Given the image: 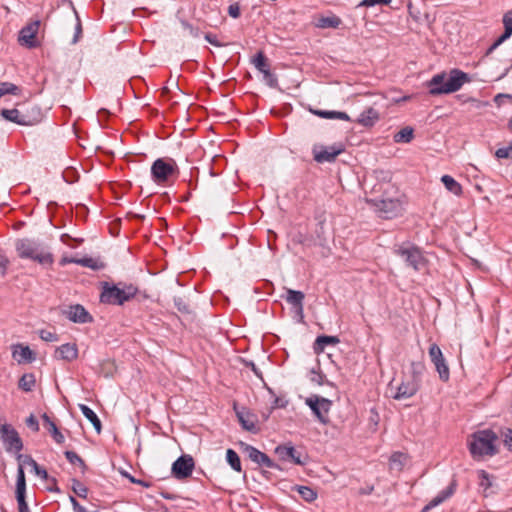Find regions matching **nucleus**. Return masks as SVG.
I'll return each instance as SVG.
<instances>
[{
	"label": "nucleus",
	"mask_w": 512,
	"mask_h": 512,
	"mask_svg": "<svg viewBox=\"0 0 512 512\" xmlns=\"http://www.w3.org/2000/svg\"><path fill=\"white\" fill-rule=\"evenodd\" d=\"M497 434L491 429L475 431L468 441V449L474 460H481L486 456L492 457L499 453L496 445Z\"/></svg>",
	"instance_id": "obj_1"
},
{
	"label": "nucleus",
	"mask_w": 512,
	"mask_h": 512,
	"mask_svg": "<svg viewBox=\"0 0 512 512\" xmlns=\"http://www.w3.org/2000/svg\"><path fill=\"white\" fill-rule=\"evenodd\" d=\"M101 285L100 302L108 305H123L133 299L139 289L132 283L118 282L116 284L103 281Z\"/></svg>",
	"instance_id": "obj_2"
},
{
	"label": "nucleus",
	"mask_w": 512,
	"mask_h": 512,
	"mask_svg": "<svg viewBox=\"0 0 512 512\" xmlns=\"http://www.w3.org/2000/svg\"><path fill=\"white\" fill-rule=\"evenodd\" d=\"M16 251L20 258L31 259L42 265H51L54 261L52 253L45 250L41 242L33 239L18 240Z\"/></svg>",
	"instance_id": "obj_3"
},
{
	"label": "nucleus",
	"mask_w": 512,
	"mask_h": 512,
	"mask_svg": "<svg viewBox=\"0 0 512 512\" xmlns=\"http://www.w3.org/2000/svg\"><path fill=\"white\" fill-rule=\"evenodd\" d=\"M365 201L381 219H395L402 216L404 212L405 198L388 199L387 201L366 198Z\"/></svg>",
	"instance_id": "obj_4"
},
{
	"label": "nucleus",
	"mask_w": 512,
	"mask_h": 512,
	"mask_svg": "<svg viewBox=\"0 0 512 512\" xmlns=\"http://www.w3.org/2000/svg\"><path fill=\"white\" fill-rule=\"evenodd\" d=\"M179 175L176 162H152L151 178L160 186L172 185Z\"/></svg>",
	"instance_id": "obj_5"
},
{
	"label": "nucleus",
	"mask_w": 512,
	"mask_h": 512,
	"mask_svg": "<svg viewBox=\"0 0 512 512\" xmlns=\"http://www.w3.org/2000/svg\"><path fill=\"white\" fill-rule=\"evenodd\" d=\"M395 253L403 259L408 267L419 271L426 264L421 249L411 243H403L395 249Z\"/></svg>",
	"instance_id": "obj_6"
},
{
	"label": "nucleus",
	"mask_w": 512,
	"mask_h": 512,
	"mask_svg": "<svg viewBox=\"0 0 512 512\" xmlns=\"http://www.w3.org/2000/svg\"><path fill=\"white\" fill-rule=\"evenodd\" d=\"M305 404L311 409L320 423L326 425L330 422L328 413L332 407L331 400L318 395H311L306 398Z\"/></svg>",
	"instance_id": "obj_7"
},
{
	"label": "nucleus",
	"mask_w": 512,
	"mask_h": 512,
	"mask_svg": "<svg viewBox=\"0 0 512 512\" xmlns=\"http://www.w3.org/2000/svg\"><path fill=\"white\" fill-rule=\"evenodd\" d=\"M0 439L7 452L19 453L23 449V441L19 433L10 424H0Z\"/></svg>",
	"instance_id": "obj_8"
},
{
	"label": "nucleus",
	"mask_w": 512,
	"mask_h": 512,
	"mask_svg": "<svg viewBox=\"0 0 512 512\" xmlns=\"http://www.w3.org/2000/svg\"><path fill=\"white\" fill-rule=\"evenodd\" d=\"M470 82L467 73L453 69L450 71L449 77L443 85V88H437L432 91V95L449 94L458 91L464 83Z\"/></svg>",
	"instance_id": "obj_9"
},
{
	"label": "nucleus",
	"mask_w": 512,
	"mask_h": 512,
	"mask_svg": "<svg viewBox=\"0 0 512 512\" xmlns=\"http://www.w3.org/2000/svg\"><path fill=\"white\" fill-rule=\"evenodd\" d=\"M240 447L242 448V451L247 454L248 458L258 465L281 470L279 464L275 463L266 453L261 452L256 447L244 442H240Z\"/></svg>",
	"instance_id": "obj_10"
},
{
	"label": "nucleus",
	"mask_w": 512,
	"mask_h": 512,
	"mask_svg": "<svg viewBox=\"0 0 512 512\" xmlns=\"http://www.w3.org/2000/svg\"><path fill=\"white\" fill-rule=\"evenodd\" d=\"M195 462L192 456L184 454L178 457L172 464L171 474L177 480H183L191 476Z\"/></svg>",
	"instance_id": "obj_11"
},
{
	"label": "nucleus",
	"mask_w": 512,
	"mask_h": 512,
	"mask_svg": "<svg viewBox=\"0 0 512 512\" xmlns=\"http://www.w3.org/2000/svg\"><path fill=\"white\" fill-rule=\"evenodd\" d=\"M20 106V116L23 126H32L40 123L44 117L40 106L33 102H25Z\"/></svg>",
	"instance_id": "obj_12"
},
{
	"label": "nucleus",
	"mask_w": 512,
	"mask_h": 512,
	"mask_svg": "<svg viewBox=\"0 0 512 512\" xmlns=\"http://www.w3.org/2000/svg\"><path fill=\"white\" fill-rule=\"evenodd\" d=\"M429 356L439 374L440 380L447 382L450 378V370L440 347L433 343L429 347Z\"/></svg>",
	"instance_id": "obj_13"
},
{
	"label": "nucleus",
	"mask_w": 512,
	"mask_h": 512,
	"mask_svg": "<svg viewBox=\"0 0 512 512\" xmlns=\"http://www.w3.org/2000/svg\"><path fill=\"white\" fill-rule=\"evenodd\" d=\"M275 453L282 461H291L296 465H305L308 459L307 455H304L295 449L292 445H279L275 448Z\"/></svg>",
	"instance_id": "obj_14"
},
{
	"label": "nucleus",
	"mask_w": 512,
	"mask_h": 512,
	"mask_svg": "<svg viewBox=\"0 0 512 512\" xmlns=\"http://www.w3.org/2000/svg\"><path fill=\"white\" fill-rule=\"evenodd\" d=\"M255 68L263 74V78L268 86L275 88L278 85V79L271 73L267 58L262 51H259L252 60Z\"/></svg>",
	"instance_id": "obj_15"
},
{
	"label": "nucleus",
	"mask_w": 512,
	"mask_h": 512,
	"mask_svg": "<svg viewBox=\"0 0 512 512\" xmlns=\"http://www.w3.org/2000/svg\"><path fill=\"white\" fill-rule=\"evenodd\" d=\"M62 314L74 323H91L93 317L90 313L80 304L71 305L62 311Z\"/></svg>",
	"instance_id": "obj_16"
},
{
	"label": "nucleus",
	"mask_w": 512,
	"mask_h": 512,
	"mask_svg": "<svg viewBox=\"0 0 512 512\" xmlns=\"http://www.w3.org/2000/svg\"><path fill=\"white\" fill-rule=\"evenodd\" d=\"M315 229L311 238L313 239V244L316 246L325 247L327 244V226H326V217L324 213H319L315 216Z\"/></svg>",
	"instance_id": "obj_17"
},
{
	"label": "nucleus",
	"mask_w": 512,
	"mask_h": 512,
	"mask_svg": "<svg viewBox=\"0 0 512 512\" xmlns=\"http://www.w3.org/2000/svg\"><path fill=\"white\" fill-rule=\"evenodd\" d=\"M39 26L40 21L36 20L29 23L20 30L19 41L21 42L22 45H25L28 48H35L38 46L35 37L38 32Z\"/></svg>",
	"instance_id": "obj_18"
},
{
	"label": "nucleus",
	"mask_w": 512,
	"mask_h": 512,
	"mask_svg": "<svg viewBox=\"0 0 512 512\" xmlns=\"http://www.w3.org/2000/svg\"><path fill=\"white\" fill-rule=\"evenodd\" d=\"M344 151L342 144L331 146L315 145L313 148L314 160H332Z\"/></svg>",
	"instance_id": "obj_19"
},
{
	"label": "nucleus",
	"mask_w": 512,
	"mask_h": 512,
	"mask_svg": "<svg viewBox=\"0 0 512 512\" xmlns=\"http://www.w3.org/2000/svg\"><path fill=\"white\" fill-rule=\"evenodd\" d=\"M420 388V384L417 380L407 379L403 380L398 386L395 395L393 396L396 400L407 399L414 396Z\"/></svg>",
	"instance_id": "obj_20"
},
{
	"label": "nucleus",
	"mask_w": 512,
	"mask_h": 512,
	"mask_svg": "<svg viewBox=\"0 0 512 512\" xmlns=\"http://www.w3.org/2000/svg\"><path fill=\"white\" fill-rule=\"evenodd\" d=\"M235 412H236L238 421L244 430L251 432L253 434H256L259 431V429L256 427V424H255L256 416L254 414H252L250 411L246 410L245 408L238 410L236 407H235Z\"/></svg>",
	"instance_id": "obj_21"
},
{
	"label": "nucleus",
	"mask_w": 512,
	"mask_h": 512,
	"mask_svg": "<svg viewBox=\"0 0 512 512\" xmlns=\"http://www.w3.org/2000/svg\"><path fill=\"white\" fill-rule=\"evenodd\" d=\"M380 195H375L372 198L375 200H385L395 199V198H405V196L398 190L397 187L392 185L389 181L379 184L378 189Z\"/></svg>",
	"instance_id": "obj_22"
},
{
	"label": "nucleus",
	"mask_w": 512,
	"mask_h": 512,
	"mask_svg": "<svg viewBox=\"0 0 512 512\" xmlns=\"http://www.w3.org/2000/svg\"><path fill=\"white\" fill-rule=\"evenodd\" d=\"M78 357V348L74 343H66L56 348L55 358L71 362Z\"/></svg>",
	"instance_id": "obj_23"
},
{
	"label": "nucleus",
	"mask_w": 512,
	"mask_h": 512,
	"mask_svg": "<svg viewBox=\"0 0 512 512\" xmlns=\"http://www.w3.org/2000/svg\"><path fill=\"white\" fill-rule=\"evenodd\" d=\"M77 165L66 166L62 172L63 180L68 184H73L79 181L80 179V170L83 172H88V169H85L82 166V162H76Z\"/></svg>",
	"instance_id": "obj_24"
},
{
	"label": "nucleus",
	"mask_w": 512,
	"mask_h": 512,
	"mask_svg": "<svg viewBox=\"0 0 512 512\" xmlns=\"http://www.w3.org/2000/svg\"><path fill=\"white\" fill-rule=\"evenodd\" d=\"M15 497L17 502L26 501V477L22 464L17 468Z\"/></svg>",
	"instance_id": "obj_25"
},
{
	"label": "nucleus",
	"mask_w": 512,
	"mask_h": 512,
	"mask_svg": "<svg viewBox=\"0 0 512 512\" xmlns=\"http://www.w3.org/2000/svg\"><path fill=\"white\" fill-rule=\"evenodd\" d=\"M13 358L16 359L19 364L31 363L36 359V354L29 346L18 344L13 351Z\"/></svg>",
	"instance_id": "obj_26"
},
{
	"label": "nucleus",
	"mask_w": 512,
	"mask_h": 512,
	"mask_svg": "<svg viewBox=\"0 0 512 512\" xmlns=\"http://www.w3.org/2000/svg\"><path fill=\"white\" fill-rule=\"evenodd\" d=\"M340 342L337 336L331 335H320L316 338L313 344V350L315 354H321L324 352L327 345H336Z\"/></svg>",
	"instance_id": "obj_27"
},
{
	"label": "nucleus",
	"mask_w": 512,
	"mask_h": 512,
	"mask_svg": "<svg viewBox=\"0 0 512 512\" xmlns=\"http://www.w3.org/2000/svg\"><path fill=\"white\" fill-rule=\"evenodd\" d=\"M456 487H457V482L455 479H453L447 488L440 491L438 493V495L436 497H434L429 502L430 506L432 508H435L438 505L442 504L444 501H446L448 498H450L455 493Z\"/></svg>",
	"instance_id": "obj_28"
},
{
	"label": "nucleus",
	"mask_w": 512,
	"mask_h": 512,
	"mask_svg": "<svg viewBox=\"0 0 512 512\" xmlns=\"http://www.w3.org/2000/svg\"><path fill=\"white\" fill-rule=\"evenodd\" d=\"M79 409L87 420L93 425L95 431L100 434L102 430V424L97 414L87 405L79 404Z\"/></svg>",
	"instance_id": "obj_29"
},
{
	"label": "nucleus",
	"mask_w": 512,
	"mask_h": 512,
	"mask_svg": "<svg viewBox=\"0 0 512 512\" xmlns=\"http://www.w3.org/2000/svg\"><path fill=\"white\" fill-rule=\"evenodd\" d=\"M378 118V112L374 108L369 107L359 115L357 122L363 126L369 127L373 126Z\"/></svg>",
	"instance_id": "obj_30"
},
{
	"label": "nucleus",
	"mask_w": 512,
	"mask_h": 512,
	"mask_svg": "<svg viewBox=\"0 0 512 512\" xmlns=\"http://www.w3.org/2000/svg\"><path fill=\"white\" fill-rule=\"evenodd\" d=\"M313 113L321 118L325 119H339L344 121H350V117L347 113L334 110H314Z\"/></svg>",
	"instance_id": "obj_31"
},
{
	"label": "nucleus",
	"mask_w": 512,
	"mask_h": 512,
	"mask_svg": "<svg viewBox=\"0 0 512 512\" xmlns=\"http://www.w3.org/2000/svg\"><path fill=\"white\" fill-rule=\"evenodd\" d=\"M43 421L49 426V432L56 443L62 444L65 441L64 435L59 431L56 424L50 419V417L44 413L42 415Z\"/></svg>",
	"instance_id": "obj_32"
},
{
	"label": "nucleus",
	"mask_w": 512,
	"mask_h": 512,
	"mask_svg": "<svg viewBox=\"0 0 512 512\" xmlns=\"http://www.w3.org/2000/svg\"><path fill=\"white\" fill-rule=\"evenodd\" d=\"M305 295L302 291L287 289L286 301L292 308L304 305Z\"/></svg>",
	"instance_id": "obj_33"
},
{
	"label": "nucleus",
	"mask_w": 512,
	"mask_h": 512,
	"mask_svg": "<svg viewBox=\"0 0 512 512\" xmlns=\"http://www.w3.org/2000/svg\"><path fill=\"white\" fill-rule=\"evenodd\" d=\"M441 182L444 184L445 188L454 195L459 196L462 194L461 185L453 177L443 175L441 177Z\"/></svg>",
	"instance_id": "obj_34"
},
{
	"label": "nucleus",
	"mask_w": 512,
	"mask_h": 512,
	"mask_svg": "<svg viewBox=\"0 0 512 512\" xmlns=\"http://www.w3.org/2000/svg\"><path fill=\"white\" fill-rule=\"evenodd\" d=\"M0 113H1V116L5 120L23 126L21 116H20V113H21L20 106L17 108H13V109H2Z\"/></svg>",
	"instance_id": "obj_35"
},
{
	"label": "nucleus",
	"mask_w": 512,
	"mask_h": 512,
	"mask_svg": "<svg viewBox=\"0 0 512 512\" xmlns=\"http://www.w3.org/2000/svg\"><path fill=\"white\" fill-rule=\"evenodd\" d=\"M36 383V379L33 373H25L21 376L18 382V387L25 391L30 392L33 390Z\"/></svg>",
	"instance_id": "obj_36"
},
{
	"label": "nucleus",
	"mask_w": 512,
	"mask_h": 512,
	"mask_svg": "<svg viewBox=\"0 0 512 512\" xmlns=\"http://www.w3.org/2000/svg\"><path fill=\"white\" fill-rule=\"evenodd\" d=\"M25 463L31 466L33 472L42 480H49V475L46 469L39 466V464L30 455L25 456Z\"/></svg>",
	"instance_id": "obj_37"
},
{
	"label": "nucleus",
	"mask_w": 512,
	"mask_h": 512,
	"mask_svg": "<svg viewBox=\"0 0 512 512\" xmlns=\"http://www.w3.org/2000/svg\"><path fill=\"white\" fill-rule=\"evenodd\" d=\"M78 265L91 268L92 270H101L106 266L101 260L92 257L79 258Z\"/></svg>",
	"instance_id": "obj_38"
},
{
	"label": "nucleus",
	"mask_w": 512,
	"mask_h": 512,
	"mask_svg": "<svg viewBox=\"0 0 512 512\" xmlns=\"http://www.w3.org/2000/svg\"><path fill=\"white\" fill-rule=\"evenodd\" d=\"M226 461L234 471L242 472L240 457L233 449H227Z\"/></svg>",
	"instance_id": "obj_39"
},
{
	"label": "nucleus",
	"mask_w": 512,
	"mask_h": 512,
	"mask_svg": "<svg viewBox=\"0 0 512 512\" xmlns=\"http://www.w3.org/2000/svg\"><path fill=\"white\" fill-rule=\"evenodd\" d=\"M413 128L404 127L394 135V141L397 143H409L413 139Z\"/></svg>",
	"instance_id": "obj_40"
},
{
	"label": "nucleus",
	"mask_w": 512,
	"mask_h": 512,
	"mask_svg": "<svg viewBox=\"0 0 512 512\" xmlns=\"http://www.w3.org/2000/svg\"><path fill=\"white\" fill-rule=\"evenodd\" d=\"M66 459L72 465H78L81 468L82 473L87 470V465L85 461L74 451L67 450L64 452Z\"/></svg>",
	"instance_id": "obj_41"
},
{
	"label": "nucleus",
	"mask_w": 512,
	"mask_h": 512,
	"mask_svg": "<svg viewBox=\"0 0 512 512\" xmlns=\"http://www.w3.org/2000/svg\"><path fill=\"white\" fill-rule=\"evenodd\" d=\"M295 489L298 491L300 496L307 502H313L317 498V492L308 486L296 485Z\"/></svg>",
	"instance_id": "obj_42"
},
{
	"label": "nucleus",
	"mask_w": 512,
	"mask_h": 512,
	"mask_svg": "<svg viewBox=\"0 0 512 512\" xmlns=\"http://www.w3.org/2000/svg\"><path fill=\"white\" fill-rule=\"evenodd\" d=\"M446 75L445 73H439L434 75L431 80L427 82V86L429 88V93L432 95V91L434 89L443 88L444 83L446 82Z\"/></svg>",
	"instance_id": "obj_43"
},
{
	"label": "nucleus",
	"mask_w": 512,
	"mask_h": 512,
	"mask_svg": "<svg viewBox=\"0 0 512 512\" xmlns=\"http://www.w3.org/2000/svg\"><path fill=\"white\" fill-rule=\"evenodd\" d=\"M406 455L401 452H395L390 457V468L396 469L398 471L402 470L405 461H406Z\"/></svg>",
	"instance_id": "obj_44"
},
{
	"label": "nucleus",
	"mask_w": 512,
	"mask_h": 512,
	"mask_svg": "<svg viewBox=\"0 0 512 512\" xmlns=\"http://www.w3.org/2000/svg\"><path fill=\"white\" fill-rule=\"evenodd\" d=\"M341 19L338 16L322 17L319 20L318 26L321 28H338L341 24Z\"/></svg>",
	"instance_id": "obj_45"
},
{
	"label": "nucleus",
	"mask_w": 512,
	"mask_h": 512,
	"mask_svg": "<svg viewBox=\"0 0 512 512\" xmlns=\"http://www.w3.org/2000/svg\"><path fill=\"white\" fill-rule=\"evenodd\" d=\"M20 91H21L20 88L11 82H1L0 83V95L2 97L7 94L19 95Z\"/></svg>",
	"instance_id": "obj_46"
},
{
	"label": "nucleus",
	"mask_w": 512,
	"mask_h": 512,
	"mask_svg": "<svg viewBox=\"0 0 512 512\" xmlns=\"http://www.w3.org/2000/svg\"><path fill=\"white\" fill-rule=\"evenodd\" d=\"M173 302H174L175 307L177 308V310L180 313H182V314H191L192 313V309H191L189 303L183 297L176 296L173 298Z\"/></svg>",
	"instance_id": "obj_47"
},
{
	"label": "nucleus",
	"mask_w": 512,
	"mask_h": 512,
	"mask_svg": "<svg viewBox=\"0 0 512 512\" xmlns=\"http://www.w3.org/2000/svg\"><path fill=\"white\" fill-rule=\"evenodd\" d=\"M72 491L80 498H86L88 494V488L82 484L79 480L73 478L72 480Z\"/></svg>",
	"instance_id": "obj_48"
},
{
	"label": "nucleus",
	"mask_w": 512,
	"mask_h": 512,
	"mask_svg": "<svg viewBox=\"0 0 512 512\" xmlns=\"http://www.w3.org/2000/svg\"><path fill=\"white\" fill-rule=\"evenodd\" d=\"M424 364L422 362L411 363V376L410 379L417 380V383L421 382V375L424 371Z\"/></svg>",
	"instance_id": "obj_49"
},
{
	"label": "nucleus",
	"mask_w": 512,
	"mask_h": 512,
	"mask_svg": "<svg viewBox=\"0 0 512 512\" xmlns=\"http://www.w3.org/2000/svg\"><path fill=\"white\" fill-rule=\"evenodd\" d=\"M311 374H312V376L310 378L311 382L316 383L319 386H322L325 384L329 385V386H333V383L330 382L329 380H327L326 376L323 373L318 372L315 369H312Z\"/></svg>",
	"instance_id": "obj_50"
},
{
	"label": "nucleus",
	"mask_w": 512,
	"mask_h": 512,
	"mask_svg": "<svg viewBox=\"0 0 512 512\" xmlns=\"http://www.w3.org/2000/svg\"><path fill=\"white\" fill-rule=\"evenodd\" d=\"M478 477L480 479L479 486L483 487L485 490L492 486V482L490 479V475L485 470L478 471Z\"/></svg>",
	"instance_id": "obj_51"
},
{
	"label": "nucleus",
	"mask_w": 512,
	"mask_h": 512,
	"mask_svg": "<svg viewBox=\"0 0 512 512\" xmlns=\"http://www.w3.org/2000/svg\"><path fill=\"white\" fill-rule=\"evenodd\" d=\"M39 337L45 342H56L59 340V336L56 333L41 329L38 332Z\"/></svg>",
	"instance_id": "obj_52"
},
{
	"label": "nucleus",
	"mask_w": 512,
	"mask_h": 512,
	"mask_svg": "<svg viewBox=\"0 0 512 512\" xmlns=\"http://www.w3.org/2000/svg\"><path fill=\"white\" fill-rule=\"evenodd\" d=\"M293 241L296 242V243H299L301 244L303 247H311V246H315L313 244V239L310 237H307L301 233H299L298 235H296L294 238H293Z\"/></svg>",
	"instance_id": "obj_53"
},
{
	"label": "nucleus",
	"mask_w": 512,
	"mask_h": 512,
	"mask_svg": "<svg viewBox=\"0 0 512 512\" xmlns=\"http://www.w3.org/2000/svg\"><path fill=\"white\" fill-rule=\"evenodd\" d=\"M181 25L182 27L188 31V33L194 37V38H198L200 36V29L197 28V27H194L192 24H190L189 22H187L186 20H182L181 21Z\"/></svg>",
	"instance_id": "obj_54"
},
{
	"label": "nucleus",
	"mask_w": 512,
	"mask_h": 512,
	"mask_svg": "<svg viewBox=\"0 0 512 512\" xmlns=\"http://www.w3.org/2000/svg\"><path fill=\"white\" fill-rule=\"evenodd\" d=\"M391 1L392 0H362L358 6L374 7L376 5H389Z\"/></svg>",
	"instance_id": "obj_55"
},
{
	"label": "nucleus",
	"mask_w": 512,
	"mask_h": 512,
	"mask_svg": "<svg viewBox=\"0 0 512 512\" xmlns=\"http://www.w3.org/2000/svg\"><path fill=\"white\" fill-rule=\"evenodd\" d=\"M504 30L507 31V33H512V10L506 12L503 15L502 19Z\"/></svg>",
	"instance_id": "obj_56"
},
{
	"label": "nucleus",
	"mask_w": 512,
	"mask_h": 512,
	"mask_svg": "<svg viewBox=\"0 0 512 512\" xmlns=\"http://www.w3.org/2000/svg\"><path fill=\"white\" fill-rule=\"evenodd\" d=\"M498 158H511L512 159V146L499 148L496 153Z\"/></svg>",
	"instance_id": "obj_57"
},
{
	"label": "nucleus",
	"mask_w": 512,
	"mask_h": 512,
	"mask_svg": "<svg viewBox=\"0 0 512 512\" xmlns=\"http://www.w3.org/2000/svg\"><path fill=\"white\" fill-rule=\"evenodd\" d=\"M228 14L232 18H239L240 17V6L237 2L230 4L228 7Z\"/></svg>",
	"instance_id": "obj_58"
},
{
	"label": "nucleus",
	"mask_w": 512,
	"mask_h": 512,
	"mask_svg": "<svg viewBox=\"0 0 512 512\" xmlns=\"http://www.w3.org/2000/svg\"><path fill=\"white\" fill-rule=\"evenodd\" d=\"M9 265V260L5 254L0 252V274L1 276H5L7 273V267Z\"/></svg>",
	"instance_id": "obj_59"
},
{
	"label": "nucleus",
	"mask_w": 512,
	"mask_h": 512,
	"mask_svg": "<svg viewBox=\"0 0 512 512\" xmlns=\"http://www.w3.org/2000/svg\"><path fill=\"white\" fill-rule=\"evenodd\" d=\"M69 500L73 506V510L75 512H97L96 510L94 511H88L85 507H83V505H80L79 502L76 500V498L74 496H69Z\"/></svg>",
	"instance_id": "obj_60"
},
{
	"label": "nucleus",
	"mask_w": 512,
	"mask_h": 512,
	"mask_svg": "<svg viewBox=\"0 0 512 512\" xmlns=\"http://www.w3.org/2000/svg\"><path fill=\"white\" fill-rule=\"evenodd\" d=\"M507 99L510 102H512V95L511 94H505V93H499L494 97V102L496 105L501 106L504 104V100Z\"/></svg>",
	"instance_id": "obj_61"
},
{
	"label": "nucleus",
	"mask_w": 512,
	"mask_h": 512,
	"mask_svg": "<svg viewBox=\"0 0 512 512\" xmlns=\"http://www.w3.org/2000/svg\"><path fill=\"white\" fill-rule=\"evenodd\" d=\"M504 436V445L508 449V451L512 452V429H507V431L503 434Z\"/></svg>",
	"instance_id": "obj_62"
},
{
	"label": "nucleus",
	"mask_w": 512,
	"mask_h": 512,
	"mask_svg": "<svg viewBox=\"0 0 512 512\" xmlns=\"http://www.w3.org/2000/svg\"><path fill=\"white\" fill-rule=\"evenodd\" d=\"M26 424L29 428H31L33 431L35 432H38L39 431V423H38V420L36 419V417L34 415H30L27 419H26Z\"/></svg>",
	"instance_id": "obj_63"
},
{
	"label": "nucleus",
	"mask_w": 512,
	"mask_h": 512,
	"mask_svg": "<svg viewBox=\"0 0 512 512\" xmlns=\"http://www.w3.org/2000/svg\"><path fill=\"white\" fill-rule=\"evenodd\" d=\"M111 114L112 113L109 110L101 108L97 113L98 122L102 124L107 121Z\"/></svg>",
	"instance_id": "obj_64"
}]
</instances>
